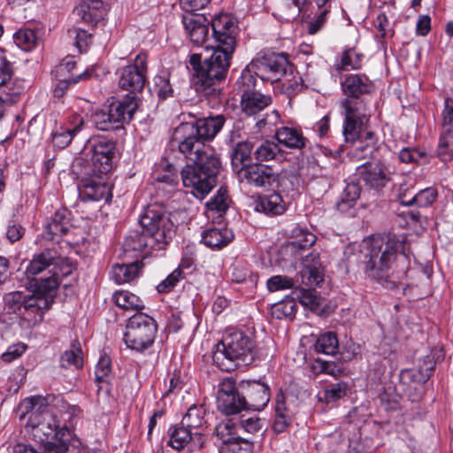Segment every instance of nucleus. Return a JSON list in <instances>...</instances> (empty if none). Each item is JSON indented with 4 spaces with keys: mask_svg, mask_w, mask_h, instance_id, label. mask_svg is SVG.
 I'll use <instances>...</instances> for the list:
<instances>
[{
    "mask_svg": "<svg viewBox=\"0 0 453 453\" xmlns=\"http://www.w3.org/2000/svg\"><path fill=\"white\" fill-rule=\"evenodd\" d=\"M206 411L203 405H193L188 408L181 420V425L192 431H198L205 424Z\"/></svg>",
    "mask_w": 453,
    "mask_h": 453,
    "instance_id": "4c0bfd02",
    "label": "nucleus"
},
{
    "mask_svg": "<svg viewBox=\"0 0 453 453\" xmlns=\"http://www.w3.org/2000/svg\"><path fill=\"white\" fill-rule=\"evenodd\" d=\"M244 395L242 394L240 386L236 387V381L233 378H225L219 384L217 391L218 409L226 415H233L246 410Z\"/></svg>",
    "mask_w": 453,
    "mask_h": 453,
    "instance_id": "4468645a",
    "label": "nucleus"
},
{
    "mask_svg": "<svg viewBox=\"0 0 453 453\" xmlns=\"http://www.w3.org/2000/svg\"><path fill=\"white\" fill-rule=\"evenodd\" d=\"M172 141L178 145L179 152L189 162L206 160L208 157H217L204 142L194 134L189 122L180 124L173 131Z\"/></svg>",
    "mask_w": 453,
    "mask_h": 453,
    "instance_id": "9d476101",
    "label": "nucleus"
},
{
    "mask_svg": "<svg viewBox=\"0 0 453 453\" xmlns=\"http://www.w3.org/2000/svg\"><path fill=\"white\" fill-rule=\"evenodd\" d=\"M434 365L433 359L426 357L421 367L404 372V375L411 377L413 380V385H410L407 389L408 397L411 402H418L421 399L423 384L429 379Z\"/></svg>",
    "mask_w": 453,
    "mask_h": 453,
    "instance_id": "aec40b11",
    "label": "nucleus"
},
{
    "mask_svg": "<svg viewBox=\"0 0 453 453\" xmlns=\"http://www.w3.org/2000/svg\"><path fill=\"white\" fill-rule=\"evenodd\" d=\"M183 273L180 268H176L172 273H170L165 280L159 283L157 287L159 293H167L171 291L177 282L182 279Z\"/></svg>",
    "mask_w": 453,
    "mask_h": 453,
    "instance_id": "e2e57ef3",
    "label": "nucleus"
},
{
    "mask_svg": "<svg viewBox=\"0 0 453 453\" xmlns=\"http://www.w3.org/2000/svg\"><path fill=\"white\" fill-rule=\"evenodd\" d=\"M75 12L85 22L95 25L103 20L107 12L102 0H82Z\"/></svg>",
    "mask_w": 453,
    "mask_h": 453,
    "instance_id": "bb28decb",
    "label": "nucleus"
},
{
    "mask_svg": "<svg viewBox=\"0 0 453 453\" xmlns=\"http://www.w3.org/2000/svg\"><path fill=\"white\" fill-rule=\"evenodd\" d=\"M280 151L277 143L270 140H262L255 142L254 157L257 161L274 159Z\"/></svg>",
    "mask_w": 453,
    "mask_h": 453,
    "instance_id": "ea45409f",
    "label": "nucleus"
},
{
    "mask_svg": "<svg viewBox=\"0 0 453 453\" xmlns=\"http://www.w3.org/2000/svg\"><path fill=\"white\" fill-rule=\"evenodd\" d=\"M234 238L233 232L226 227H211L202 233V241L209 248L221 249Z\"/></svg>",
    "mask_w": 453,
    "mask_h": 453,
    "instance_id": "c756f323",
    "label": "nucleus"
},
{
    "mask_svg": "<svg viewBox=\"0 0 453 453\" xmlns=\"http://www.w3.org/2000/svg\"><path fill=\"white\" fill-rule=\"evenodd\" d=\"M395 168L386 160L369 164L362 174L363 180L371 188L380 191L392 180Z\"/></svg>",
    "mask_w": 453,
    "mask_h": 453,
    "instance_id": "a211bd4d",
    "label": "nucleus"
},
{
    "mask_svg": "<svg viewBox=\"0 0 453 453\" xmlns=\"http://www.w3.org/2000/svg\"><path fill=\"white\" fill-rule=\"evenodd\" d=\"M49 308L50 300L47 297L25 295L21 291L10 292L4 296L3 311L15 314L27 321L42 320L43 311Z\"/></svg>",
    "mask_w": 453,
    "mask_h": 453,
    "instance_id": "0eeeda50",
    "label": "nucleus"
},
{
    "mask_svg": "<svg viewBox=\"0 0 453 453\" xmlns=\"http://www.w3.org/2000/svg\"><path fill=\"white\" fill-rule=\"evenodd\" d=\"M403 248V242L395 237L388 238L387 242H372L365 257V274L386 288H398L405 273H395L393 265Z\"/></svg>",
    "mask_w": 453,
    "mask_h": 453,
    "instance_id": "f03ea898",
    "label": "nucleus"
},
{
    "mask_svg": "<svg viewBox=\"0 0 453 453\" xmlns=\"http://www.w3.org/2000/svg\"><path fill=\"white\" fill-rule=\"evenodd\" d=\"M68 34L70 37L74 38L75 46L77 47L80 52L87 50L92 40L91 34H89L84 29L78 27H73L69 29Z\"/></svg>",
    "mask_w": 453,
    "mask_h": 453,
    "instance_id": "5fc2aeb1",
    "label": "nucleus"
},
{
    "mask_svg": "<svg viewBox=\"0 0 453 453\" xmlns=\"http://www.w3.org/2000/svg\"><path fill=\"white\" fill-rule=\"evenodd\" d=\"M256 353V342L252 336L243 331L228 330L217 344L212 358L219 369L229 372L251 363Z\"/></svg>",
    "mask_w": 453,
    "mask_h": 453,
    "instance_id": "7ed1b4c3",
    "label": "nucleus"
},
{
    "mask_svg": "<svg viewBox=\"0 0 453 453\" xmlns=\"http://www.w3.org/2000/svg\"><path fill=\"white\" fill-rule=\"evenodd\" d=\"M95 175H105L112 169V161L118 152L116 142L104 137L89 140L85 148Z\"/></svg>",
    "mask_w": 453,
    "mask_h": 453,
    "instance_id": "ddd939ff",
    "label": "nucleus"
},
{
    "mask_svg": "<svg viewBox=\"0 0 453 453\" xmlns=\"http://www.w3.org/2000/svg\"><path fill=\"white\" fill-rule=\"evenodd\" d=\"M279 81L281 83L282 91L288 96L296 95L303 88L302 77L298 73L294 74V72L290 76L282 77Z\"/></svg>",
    "mask_w": 453,
    "mask_h": 453,
    "instance_id": "864d4df0",
    "label": "nucleus"
},
{
    "mask_svg": "<svg viewBox=\"0 0 453 453\" xmlns=\"http://www.w3.org/2000/svg\"><path fill=\"white\" fill-rule=\"evenodd\" d=\"M343 110V135L346 142H354L369 123L371 113L365 98H345L341 102Z\"/></svg>",
    "mask_w": 453,
    "mask_h": 453,
    "instance_id": "1a4fd4ad",
    "label": "nucleus"
},
{
    "mask_svg": "<svg viewBox=\"0 0 453 453\" xmlns=\"http://www.w3.org/2000/svg\"><path fill=\"white\" fill-rule=\"evenodd\" d=\"M346 98H364L374 89L372 81L365 74H348L341 81Z\"/></svg>",
    "mask_w": 453,
    "mask_h": 453,
    "instance_id": "4be33fe9",
    "label": "nucleus"
},
{
    "mask_svg": "<svg viewBox=\"0 0 453 453\" xmlns=\"http://www.w3.org/2000/svg\"><path fill=\"white\" fill-rule=\"evenodd\" d=\"M266 286L270 292L289 289L294 287V280L285 275H274L267 280Z\"/></svg>",
    "mask_w": 453,
    "mask_h": 453,
    "instance_id": "4d7b16f0",
    "label": "nucleus"
},
{
    "mask_svg": "<svg viewBox=\"0 0 453 453\" xmlns=\"http://www.w3.org/2000/svg\"><path fill=\"white\" fill-rule=\"evenodd\" d=\"M47 405L45 398L35 395L24 399L18 406L19 418L27 417V426L31 427L34 437L41 442H49L54 438L58 427L54 417L47 411Z\"/></svg>",
    "mask_w": 453,
    "mask_h": 453,
    "instance_id": "20e7f679",
    "label": "nucleus"
},
{
    "mask_svg": "<svg viewBox=\"0 0 453 453\" xmlns=\"http://www.w3.org/2000/svg\"><path fill=\"white\" fill-rule=\"evenodd\" d=\"M206 160L188 164L181 171L182 183L191 188V194L203 199L217 183V176L220 167L218 157H208Z\"/></svg>",
    "mask_w": 453,
    "mask_h": 453,
    "instance_id": "39448f33",
    "label": "nucleus"
},
{
    "mask_svg": "<svg viewBox=\"0 0 453 453\" xmlns=\"http://www.w3.org/2000/svg\"><path fill=\"white\" fill-rule=\"evenodd\" d=\"M214 45L212 54L203 62L200 54H192L189 64L195 71V87L196 91L206 96H218L220 94L219 83L225 79L233 53L235 50L239 33L237 22L228 14H220L211 20Z\"/></svg>",
    "mask_w": 453,
    "mask_h": 453,
    "instance_id": "f257e3e1",
    "label": "nucleus"
},
{
    "mask_svg": "<svg viewBox=\"0 0 453 453\" xmlns=\"http://www.w3.org/2000/svg\"><path fill=\"white\" fill-rule=\"evenodd\" d=\"M226 118L219 114L197 119L194 123H190L194 134L199 137L203 142L212 141L220 132L225 125Z\"/></svg>",
    "mask_w": 453,
    "mask_h": 453,
    "instance_id": "5701e85b",
    "label": "nucleus"
},
{
    "mask_svg": "<svg viewBox=\"0 0 453 453\" xmlns=\"http://www.w3.org/2000/svg\"><path fill=\"white\" fill-rule=\"evenodd\" d=\"M58 256L56 250L46 249L41 253L34 256L26 269L27 276L32 277L41 273L47 268L53 266V269L58 265Z\"/></svg>",
    "mask_w": 453,
    "mask_h": 453,
    "instance_id": "cd10ccee",
    "label": "nucleus"
},
{
    "mask_svg": "<svg viewBox=\"0 0 453 453\" xmlns=\"http://www.w3.org/2000/svg\"><path fill=\"white\" fill-rule=\"evenodd\" d=\"M329 1L330 0H315L319 10H320V12L319 14H318V17L314 21L310 22L308 28L309 34H316L324 26L326 19V14L329 12L328 8H326V5Z\"/></svg>",
    "mask_w": 453,
    "mask_h": 453,
    "instance_id": "6e6d98bb",
    "label": "nucleus"
},
{
    "mask_svg": "<svg viewBox=\"0 0 453 453\" xmlns=\"http://www.w3.org/2000/svg\"><path fill=\"white\" fill-rule=\"evenodd\" d=\"M82 351L80 343H73L70 349L65 350L61 356V365L65 368L73 366L78 369L82 366Z\"/></svg>",
    "mask_w": 453,
    "mask_h": 453,
    "instance_id": "de8ad7c7",
    "label": "nucleus"
},
{
    "mask_svg": "<svg viewBox=\"0 0 453 453\" xmlns=\"http://www.w3.org/2000/svg\"><path fill=\"white\" fill-rule=\"evenodd\" d=\"M277 141L289 149H302L305 146L306 139L301 131L294 127H281L275 132Z\"/></svg>",
    "mask_w": 453,
    "mask_h": 453,
    "instance_id": "2f4dec72",
    "label": "nucleus"
},
{
    "mask_svg": "<svg viewBox=\"0 0 453 453\" xmlns=\"http://www.w3.org/2000/svg\"><path fill=\"white\" fill-rule=\"evenodd\" d=\"M11 62L6 58L4 51H0V86L5 85L12 76Z\"/></svg>",
    "mask_w": 453,
    "mask_h": 453,
    "instance_id": "338daca9",
    "label": "nucleus"
},
{
    "mask_svg": "<svg viewBox=\"0 0 453 453\" xmlns=\"http://www.w3.org/2000/svg\"><path fill=\"white\" fill-rule=\"evenodd\" d=\"M255 148V142L243 141L238 142L232 154V167L238 173L242 165H251L252 150Z\"/></svg>",
    "mask_w": 453,
    "mask_h": 453,
    "instance_id": "72a5a7b5",
    "label": "nucleus"
},
{
    "mask_svg": "<svg viewBox=\"0 0 453 453\" xmlns=\"http://www.w3.org/2000/svg\"><path fill=\"white\" fill-rule=\"evenodd\" d=\"M361 188L357 183H349L346 185L341 201L337 203V209L340 211H346L348 209L353 207L359 198Z\"/></svg>",
    "mask_w": 453,
    "mask_h": 453,
    "instance_id": "c03bdc74",
    "label": "nucleus"
},
{
    "mask_svg": "<svg viewBox=\"0 0 453 453\" xmlns=\"http://www.w3.org/2000/svg\"><path fill=\"white\" fill-rule=\"evenodd\" d=\"M79 196L85 202L104 200L109 203L112 197L111 185L106 183L101 175L83 179L79 185Z\"/></svg>",
    "mask_w": 453,
    "mask_h": 453,
    "instance_id": "f3484780",
    "label": "nucleus"
},
{
    "mask_svg": "<svg viewBox=\"0 0 453 453\" xmlns=\"http://www.w3.org/2000/svg\"><path fill=\"white\" fill-rule=\"evenodd\" d=\"M252 445L247 440L241 437L232 442L223 445L219 453H251Z\"/></svg>",
    "mask_w": 453,
    "mask_h": 453,
    "instance_id": "13d9d810",
    "label": "nucleus"
},
{
    "mask_svg": "<svg viewBox=\"0 0 453 453\" xmlns=\"http://www.w3.org/2000/svg\"><path fill=\"white\" fill-rule=\"evenodd\" d=\"M211 21L202 14L189 12L183 16V25L190 42L196 46H203L208 40Z\"/></svg>",
    "mask_w": 453,
    "mask_h": 453,
    "instance_id": "6ab92c4d",
    "label": "nucleus"
},
{
    "mask_svg": "<svg viewBox=\"0 0 453 453\" xmlns=\"http://www.w3.org/2000/svg\"><path fill=\"white\" fill-rule=\"evenodd\" d=\"M339 342L336 334L326 332L319 336L315 343V350L325 355H334L337 352Z\"/></svg>",
    "mask_w": 453,
    "mask_h": 453,
    "instance_id": "37998d69",
    "label": "nucleus"
},
{
    "mask_svg": "<svg viewBox=\"0 0 453 453\" xmlns=\"http://www.w3.org/2000/svg\"><path fill=\"white\" fill-rule=\"evenodd\" d=\"M155 89L158 96L165 99L172 96L173 89L166 75H157L154 78Z\"/></svg>",
    "mask_w": 453,
    "mask_h": 453,
    "instance_id": "69168bd1",
    "label": "nucleus"
},
{
    "mask_svg": "<svg viewBox=\"0 0 453 453\" xmlns=\"http://www.w3.org/2000/svg\"><path fill=\"white\" fill-rule=\"evenodd\" d=\"M83 127V118L77 114L72 115L65 125L53 134L52 142L54 146L60 149L67 147Z\"/></svg>",
    "mask_w": 453,
    "mask_h": 453,
    "instance_id": "b1692460",
    "label": "nucleus"
},
{
    "mask_svg": "<svg viewBox=\"0 0 453 453\" xmlns=\"http://www.w3.org/2000/svg\"><path fill=\"white\" fill-rule=\"evenodd\" d=\"M228 195L225 188H220L216 195L211 197L206 203L207 208L219 213L226 212L228 208Z\"/></svg>",
    "mask_w": 453,
    "mask_h": 453,
    "instance_id": "603ef678",
    "label": "nucleus"
},
{
    "mask_svg": "<svg viewBox=\"0 0 453 453\" xmlns=\"http://www.w3.org/2000/svg\"><path fill=\"white\" fill-rule=\"evenodd\" d=\"M297 298L302 305L311 310H315L319 306V299L313 290L300 288Z\"/></svg>",
    "mask_w": 453,
    "mask_h": 453,
    "instance_id": "0e129e2a",
    "label": "nucleus"
},
{
    "mask_svg": "<svg viewBox=\"0 0 453 453\" xmlns=\"http://www.w3.org/2000/svg\"><path fill=\"white\" fill-rule=\"evenodd\" d=\"M112 300L117 306L124 310L141 311L144 307L140 297L127 290L116 291Z\"/></svg>",
    "mask_w": 453,
    "mask_h": 453,
    "instance_id": "e433bc0d",
    "label": "nucleus"
},
{
    "mask_svg": "<svg viewBox=\"0 0 453 453\" xmlns=\"http://www.w3.org/2000/svg\"><path fill=\"white\" fill-rule=\"evenodd\" d=\"M347 390L348 386L345 382H338L323 390L320 395V399L326 403H334L344 397L347 394Z\"/></svg>",
    "mask_w": 453,
    "mask_h": 453,
    "instance_id": "8fccbe9b",
    "label": "nucleus"
},
{
    "mask_svg": "<svg viewBox=\"0 0 453 453\" xmlns=\"http://www.w3.org/2000/svg\"><path fill=\"white\" fill-rule=\"evenodd\" d=\"M363 55L354 49H348L342 52L341 61L336 65L338 71L358 69L362 65Z\"/></svg>",
    "mask_w": 453,
    "mask_h": 453,
    "instance_id": "49530a36",
    "label": "nucleus"
},
{
    "mask_svg": "<svg viewBox=\"0 0 453 453\" xmlns=\"http://www.w3.org/2000/svg\"><path fill=\"white\" fill-rule=\"evenodd\" d=\"M214 434L221 441L223 445L240 438L237 434V426L231 419H226L219 423L214 429Z\"/></svg>",
    "mask_w": 453,
    "mask_h": 453,
    "instance_id": "79ce46f5",
    "label": "nucleus"
},
{
    "mask_svg": "<svg viewBox=\"0 0 453 453\" xmlns=\"http://www.w3.org/2000/svg\"><path fill=\"white\" fill-rule=\"evenodd\" d=\"M294 65L284 53L265 52L254 58L243 71H249L262 81L276 82L290 76Z\"/></svg>",
    "mask_w": 453,
    "mask_h": 453,
    "instance_id": "423d86ee",
    "label": "nucleus"
},
{
    "mask_svg": "<svg viewBox=\"0 0 453 453\" xmlns=\"http://www.w3.org/2000/svg\"><path fill=\"white\" fill-rule=\"evenodd\" d=\"M316 240V236L306 228L296 226L292 230V240L286 243L285 249L297 252L311 248Z\"/></svg>",
    "mask_w": 453,
    "mask_h": 453,
    "instance_id": "7c9ffc66",
    "label": "nucleus"
},
{
    "mask_svg": "<svg viewBox=\"0 0 453 453\" xmlns=\"http://www.w3.org/2000/svg\"><path fill=\"white\" fill-rule=\"evenodd\" d=\"M146 77L134 67L125 66L120 71L119 85L122 89L131 92L130 95L135 96L144 88Z\"/></svg>",
    "mask_w": 453,
    "mask_h": 453,
    "instance_id": "c85d7f7f",
    "label": "nucleus"
},
{
    "mask_svg": "<svg viewBox=\"0 0 453 453\" xmlns=\"http://www.w3.org/2000/svg\"><path fill=\"white\" fill-rule=\"evenodd\" d=\"M38 33L35 29L20 28L13 35L14 42L24 51H31L41 41Z\"/></svg>",
    "mask_w": 453,
    "mask_h": 453,
    "instance_id": "c9c22d12",
    "label": "nucleus"
},
{
    "mask_svg": "<svg viewBox=\"0 0 453 453\" xmlns=\"http://www.w3.org/2000/svg\"><path fill=\"white\" fill-rule=\"evenodd\" d=\"M111 362L108 356H102L95 369L96 381L97 383H103L105 381V378L108 377L111 371Z\"/></svg>",
    "mask_w": 453,
    "mask_h": 453,
    "instance_id": "052dcab7",
    "label": "nucleus"
},
{
    "mask_svg": "<svg viewBox=\"0 0 453 453\" xmlns=\"http://www.w3.org/2000/svg\"><path fill=\"white\" fill-rule=\"evenodd\" d=\"M237 175L242 183L256 188L272 186L278 180V174L273 167L257 163L242 165Z\"/></svg>",
    "mask_w": 453,
    "mask_h": 453,
    "instance_id": "2eb2a0df",
    "label": "nucleus"
},
{
    "mask_svg": "<svg viewBox=\"0 0 453 453\" xmlns=\"http://www.w3.org/2000/svg\"><path fill=\"white\" fill-rule=\"evenodd\" d=\"M59 284V277L56 272L50 277L40 279L37 280L36 293L32 296L40 297H47L50 300V306L53 302V292L58 288Z\"/></svg>",
    "mask_w": 453,
    "mask_h": 453,
    "instance_id": "58836bf2",
    "label": "nucleus"
},
{
    "mask_svg": "<svg viewBox=\"0 0 453 453\" xmlns=\"http://www.w3.org/2000/svg\"><path fill=\"white\" fill-rule=\"evenodd\" d=\"M27 349V345L24 343H16L11 345L7 350L3 353L2 358L4 362L10 363L14 359L19 357Z\"/></svg>",
    "mask_w": 453,
    "mask_h": 453,
    "instance_id": "774afa93",
    "label": "nucleus"
},
{
    "mask_svg": "<svg viewBox=\"0 0 453 453\" xmlns=\"http://www.w3.org/2000/svg\"><path fill=\"white\" fill-rule=\"evenodd\" d=\"M138 108L137 96L127 95L121 100L113 101L108 107V112L116 127H121L125 121L131 120Z\"/></svg>",
    "mask_w": 453,
    "mask_h": 453,
    "instance_id": "412c9836",
    "label": "nucleus"
},
{
    "mask_svg": "<svg viewBox=\"0 0 453 453\" xmlns=\"http://www.w3.org/2000/svg\"><path fill=\"white\" fill-rule=\"evenodd\" d=\"M438 196L437 190L434 188H426L409 200H404V194L401 192L399 196V202L403 205L411 206L416 204L418 207H428L433 204Z\"/></svg>",
    "mask_w": 453,
    "mask_h": 453,
    "instance_id": "f704fd0d",
    "label": "nucleus"
},
{
    "mask_svg": "<svg viewBox=\"0 0 453 453\" xmlns=\"http://www.w3.org/2000/svg\"><path fill=\"white\" fill-rule=\"evenodd\" d=\"M157 332L156 320L145 313L138 312L127 320L124 341L127 348L142 352L153 345Z\"/></svg>",
    "mask_w": 453,
    "mask_h": 453,
    "instance_id": "6e6552de",
    "label": "nucleus"
},
{
    "mask_svg": "<svg viewBox=\"0 0 453 453\" xmlns=\"http://www.w3.org/2000/svg\"><path fill=\"white\" fill-rule=\"evenodd\" d=\"M296 311V303L293 299H287L278 303H275L272 307V315L278 319H282L284 318L294 317Z\"/></svg>",
    "mask_w": 453,
    "mask_h": 453,
    "instance_id": "3c124183",
    "label": "nucleus"
},
{
    "mask_svg": "<svg viewBox=\"0 0 453 453\" xmlns=\"http://www.w3.org/2000/svg\"><path fill=\"white\" fill-rule=\"evenodd\" d=\"M441 129L453 130V97H446L441 111Z\"/></svg>",
    "mask_w": 453,
    "mask_h": 453,
    "instance_id": "680f3d73",
    "label": "nucleus"
},
{
    "mask_svg": "<svg viewBox=\"0 0 453 453\" xmlns=\"http://www.w3.org/2000/svg\"><path fill=\"white\" fill-rule=\"evenodd\" d=\"M242 93V111L249 116L255 115L272 104V97L255 89L256 79L249 71H242L237 81Z\"/></svg>",
    "mask_w": 453,
    "mask_h": 453,
    "instance_id": "f8f14e48",
    "label": "nucleus"
},
{
    "mask_svg": "<svg viewBox=\"0 0 453 453\" xmlns=\"http://www.w3.org/2000/svg\"><path fill=\"white\" fill-rule=\"evenodd\" d=\"M300 276L303 284L313 287L323 281L324 274L320 266L305 265L300 272Z\"/></svg>",
    "mask_w": 453,
    "mask_h": 453,
    "instance_id": "09e8293b",
    "label": "nucleus"
},
{
    "mask_svg": "<svg viewBox=\"0 0 453 453\" xmlns=\"http://www.w3.org/2000/svg\"><path fill=\"white\" fill-rule=\"evenodd\" d=\"M259 205L266 214L279 215L285 211V204L282 197L276 192L261 197Z\"/></svg>",
    "mask_w": 453,
    "mask_h": 453,
    "instance_id": "a19ab883",
    "label": "nucleus"
},
{
    "mask_svg": "<svg viewBox=\"0 0 453 453\" xmlns=\"http://www.w3.org/2000/svg\"><path fill=\"white\" fill-rule=\"evenodd\" d=\"M93 120L97 129L102 131H109L117 129L118 127L112 122L108 111H99L93 115Z\"/></svg>",
    "mask_w": 453,
    "mask_h": 453,
    "instance_id": "bf43d9fd",
    "label": "nucleus"
},
{
    "mask_svg": "<svg viewBox=\"0 0 453 453\" xmlns=\"http://www.w3.org/2000/svg\"><path fill=\"white\" fill-rule=\"evenodd\" d=\"M69 212L65 209L58 210L47 224L43 236L50 241H58L70 229Z\"/></svg>",
    "mask_w": 453,
    "mask_h": 453,
    "instance_id": "393cba45",
    "label": "nucleus"
},
{
    "mask_svg": "<svg viewBox=\"0 0 453 453\" xmlns=\"http://www.w3.org/2000/svg\"><path fill=\"white\" fill-rule=\"evenodd\" d=\"M142 265L139 262L128 265H115L111 271V277L117 284H124L136 279L141 272Z\"/></svg>",
    "mask_w": 453,
    "mask_h": 453,
    "instance_id": "473e14b6",
    "label": "nucleus"
},
{
    "mask_svg": "<svg viewBox=\"0 0 453 453\" xmlns=\"http://www.w3.org/2000/svg\"><path fill=\"white\" fill-rule=\"evenodd\" d=\"M165 244L159 242L157 237L151 236L142 229L141 233H135L128 236L125 241V247L135 251L150 253L152 250H160Z\"/></svg>",
    "mask_w": 453,
    "mask_h": 453,
    "instance_id": "a878e982",
    "label": "nucleus"
},
{
    "mask_svg": "<svg viewBox=\"0 0 453 453\" xmlns=\"http://www.w3.org/2000/svg\"><path fill=\"white\" fill-rule=\"evenodd\" d=\"M240 389L244 395L246 410L261 411L270 401L269 387L259 380H242Z\"/></svg>",
    "mask_w": 453,
    "mask_h": 453,
    "instance_id": "dca6fc26",
    "label": "nucleus"
},
{
    "mask_svg": "<svg viewBox=\"0 0 453 453\" xmlns=\"http://www.w3.org/2000/svg\"><path fill=\"white\" fill-rule=\"evenodd\" d=\"M438 157L442 161H449L453 157V130L441 129L437 148Z\"/></svg>",
    "mask_w": 453,
    "mask_h": 453,
    "instance_id": "a18cd8bd",
    "label": "nucleus"
},
{
    "mask_svg": "<svg viewBox=\"0 0 453 453\" xmlns=\"http://www.w3.org/2000/svg\"><path fill=\"white\" fill-rule=\"evenodd\" d=\"M140 224L147 234L157 237L165 245L174 233L173 224L160 204L149 205L140 218Z\"/></svg>",
    "mask_w": 453,
    "mask_h": 453,
    "instance_id": "9b49d317",
    "label": "nucleus"
}]
</instances>
